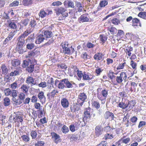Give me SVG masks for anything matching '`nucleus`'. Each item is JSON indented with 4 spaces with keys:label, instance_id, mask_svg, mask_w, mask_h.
Returning a JSON list of instances; mask_svg holds the SVG:
<instances>
[{
    "label": "nucleus",
    "instance_id": "obj_51",
    "mask_svg": "<svg viewBox=\"0 0 146 146\" xmlns=\"http://www.w3.org/2000/svg\"><path fill=\"white\" fill-rule=\"evenodd\" d=\"M101 93L103 97L106 98L108 95V91L104 89L102 91Z\"/></svg>",
    "mask_w": 146,
    "mask_h": 146
},
{
    "label": "nucleus",
    "instance_id": "obj_18",
    "mask_svg": "<svg viewBox=\"0 0 146 146\" xmlns=\"http://www.w3.org/2000/svg\"><path fill=\"white\" fill-rule=\"evenodd\" d=\"M135 102L134 100H131L128 102V103H127V110L129 111L132 109L133 107L135 106Z\"/></svg>",
    "mask_w": 146,
    "mask_h": 146
},
{
    "label": "nucleus",
    "instance_id": "obj_28",
    "mask_svg": "<svg viewBox=\"0 0 146 146\" xmlns=\"http://www.w3.org/2000/svg\"><path fill=\"white\" fill-rule=\"evenodd\" d=\"M39 15L41 18H44L47 15V14L43 9H41L39 13Z\"/></svg>",
    "mask_w": 146,
    "mask_h": 146
},
{
    "label": "nucleus",
    "instance_id": "obj_34",
    "mask_svg": "<svg viewBox=\"0 0 146 146\" xmlns=\"http://www.w3.org/2000/svg\"><path fill=\"white\" fill-rule=\"evenodd\" d=\"M107 38V37L105 35H100L99 39L101 41V43H104L106 40Z\"/></svg>",
    "mask_w": 146,
    "mask_h": 146
},
{
    "label": "nucleus",
    "instance_id": "obj_52",
    "mask_svg": "<svg viewBox=\"0 0 146 146\" xmlns=\"http://www.w3.org/2000/svg\"><path fill=\"white\" fill-rule=\"evenodd\" d=\"M39 87L42 88H44L46 87V82H41L40 84H37V85Z\"/></svg>",
    "mask_w": 146,
    "mask_h": 146
},
{
    "label": "nucleus",
    "instance_id": "obj_59",
    "mask_svg": "<svg viewBox=\"0 0 146 146\" xmlns=\"http://www.w3.org/2000/svg\"><path fill=\"white\" fill-rule=\"evenodd\" d=\"M22 139L26 142H28L29 140V137L26 135H23L21 136Z\"/></svg>",
    "mask_w": 146,
    "mask_h": 146
},
{
    "label": "nucleus",
    "instance_id": "obj_53",
    "mask_svg": "<svg viewBox=\"0 0 146 146\" xmlns=\"http://www.w3.org/2000/svg\"><path fill=\"white\" fill-rule=\"evenodd\" d=\"M37 134L35 131L32 130L31 132V135L33 139H35L36 137Z\"/></svg>",
    "mask_w": 146,
    "mask_h": 146
},
{
    "label": "nucleus",
    "instance_id": "obj_50",
    "mask_svg": "<svg viewBox=\"0 0 146 146\" xmlns=\"http://www.w3.org/2000/svg\"><path fill=\"white\" fill-rule=\"evenodd\" d=\"M109 30L112 34L116 33L117 29L114 27H109Z\"/></svg>",
    "mask_w": 146,
    "mask_h": 146
},
{
    "label": "nucleus",
    "instance_id": "obj_60",
    "mask_svg": "<svg viewBox=\"0 0 146 146\" xmlns=\"http://www.w3.org/2000/svg\"><path fill=\"white\" fill-rule=\"evenodd\" d=\"M131 89H130V91L132 92L133 91V89H132V88H133V89H135L136 87L137 86V84H136L135 82H132L131 83Z\"/></svg>",
    "mask_w": 146,
    "mask_h": 146
},
{
    "label": "nucleus",
    "instance_id": "obj_24",
    "mask_svg": "<svg viewBox=\"0 0 146 146\" xmlns=\"http://www.w3.org/2000/svg\"><path fill=\"white\" fill-rule=\"evenodd\" d=\"M79 105V104H76L71 106L70 108L71 111L72 112H75L76 111L79 110L80 109Z\"/></svg>",
    "mask_w": 146,
    "mask_h": 146
},
{
    "label": "nucleus",
    "instance_id": "obj_54",
    "mask_svg": "<svg viewBox=\"0 0 146 146\" xmlns=\"http://www.w3.org/2000/svg\"><path fill=\"white\" fill-rule=\"evenodd\" d=\"M125 63L124 62L123 63L119 64L117 67L116 69L117 70H120L123 68L125 65Z\"/></svg>",
    "mask_w": 146,
    "mask_h": 146
},
{
    "label": "nucleus",
    "instance_id": "obj_45",
    "mask_svg": "<svg viewBox=\"0 0 146 146\" xmlns=\"http://www.w3.org/2000/svg\"><path fill=\"white\" fill-rule=\"evenodd\" d=\"M34 65L33 64H31L27 68V70L29 72H32L34 70Z\"/></svg>",
    "mask_w": 146,
    "mask_h": 146
},
{
    "label": "nucleus",
    "instance_id": "obj_44",
    "mask_svg": "<svg viewBox=\"0 0 146 146\" xmlns=\"http://www.w3.org/2000/svg\"><path fill=\"white\" fill-rule=\"evenodd\" d=\"M108 4V2L106 0H104L101 1L99 5L101 7H105Z\"/></svg>",
    "mask_w": 146,
    "mask_h": 146
},
{
    "label": "nucleus",
    "instance_id": "obj_33",
    "mask_svg": "<svg viewBox=\"0 0 146 146\" xmlns=\"http://www.w3.org/2000/svg\"><path fill=\"white\" fill-rule=\"evenodd\" d=\"M12 65L13 66H18L20 64V61L17 59H14L12 60Z\"/></svg>",
    "mask_w": 146,
    "mask_h": 146
},
{
    "label": "nucleus",
    "instance_id": "obj_55",
    "mask_svg": "<svg viewBox=\"0 0 146 146\" xmlns=\"http://www.w3.org/2000/svg\"><path fill=\"white\" fill-rule=\"evenodd\" d=\"M19 114H17L16 115V118H17V121H19L21 122L23 121V117L21 115H19Z\"/></svg>",
    "mask_w": 146,
    "mask_h": 146
},
{
    "label": "nucleus",
    "instance_id": "obj_21",
    "mask_svg": "<svg viewBox=\"0 0 146 146\" xmlns=\"http://www.w3.org/2000/svg\"><path fill=\"white\" fill-rule=\"evenodd\" d=\"M132 25L133 26H137L139 25L141 27V25L140 23L139 20L137 18H135L132 19Z\"/></svg>",
    "mask_w": 146,
    "mask_h": 146
},
{
    "label": "nucleus",
    "instance_id": "obj_23",
    "mask_svg": "<svg viewBox=\"0 0 146 146\" xmlns=\"http://www.w3.org/2000/svg\"><path fill=\"white\" fill-rule=\"evenodd\" d=\"M118 106L122 108V109H125L127 108V102L123 101L119 102L118 104Z\"/></svg>",
    "mask_w": 146,
    "mask_h": 146
},
{
    "label": "nucleus",
    "instance_id": "obj_36",
    "mask_svg": "<svg viewBox=\"0 0 146 146\" xmlns=\"http://www.w3.org/2000/svg\"><path fill=\"white\" fill-rule=\"evenodd\" d=\"M70 46L69 47H67V48H65L62 49V52L64 53V54H70Z\"/></svg>",
    "mask_w": 146,
    "mask_h": 146
},
{
    "label": "nucleus",
    "instance_id": "obj_35",
    "mask_svg": "<svg viewBox=\"0 0 146 146\" xmlns=\"http://www.w3.org/2000/svg\"><path fill=\"white\" fill-rule=\"evenodd\" d=\"M70 46V45L67 42H62L60 44V46L62 48V49L66 48H67Z\"/></svg>",
    "mask_w": 146,
    "mask_h": 146
},
{
    "label": "nucleus",
    "instance_id": "obj_25",
    "mask_svg": "<svg viewBox=\"0 0 146 146\" xmlns=\"http://www.w3.org/2000/svg\"><path fill=\"white\" fill-rule=\"evenodd\" d=\"M29 88V87L27 86L26 85L23 84L21 86V89L23 93L27 94Z\"/></svg>",
    "mask_w": 146,
    "mask_h": 146
},
{
    "label": "nucleus",
    "instance_id": "obj_10",
    "mask_svg": "<svg viewBox=\"0 0 146 146\" xmlns=\"http://www.w3.org/2000/svg\"><path fill=\"white\" fill-rule=\"evenodd\" d=\"M51 135L52 136V138L55 143H58L60 141V137L59 135L57 134L55 132H53L51 133Z\"/></svg>",
    "mask_w": 146,
    "mask_h": 146
},
{
    "label": "nucleus",
    "instance_id": "obj_7",
    "mask_svg": "<svg viewBox=\"0 0 146 146\" xmlns=\"http://www.w3.org/2000/svg\"><path fill=\"white\" fill-rule=\"evenodd\" d=\"M1 74L3 76L7 75L9 72V68L5 64H1Z\"/></svg>",
    "mask_w": 146,
    "mask_h": 146
},
{
    "label": "nucleus",
    "instance_id": "obj_31",
    "mask_svg": "<svg viewBox=\"0 0 146 146\" xmlns=\"http://www.w3.org/2000/svg\"><path fill=\"white\" fill-rule=\"evenodd\" d=\"M76 5L78 7V11L79 12L82 11V7L81 5V4L80 2L76 1Z\"/></svg>",
    "mask_w": 146,
    "mask_h": 146
},
{
    "label": "nucleus",
    "instance_id": "obj_39",
    "mask_svg": "<svg viewBox=\"0 0 146 146\" xmlns=\"http://www.w3.org/2000/svg\"><path fill=\"white\" fill-rule=\"evenodd\" d=\"M61 131L63 133L66 134L69 131V130L68 127L65 125H64L61 129Z\"/></svg>",
    "mask_w": 146,
    "mask_h": 146
},
{
    "label": "nucleus",
    "instance_id": "obj_40",
    "mask_svg": "<svg viewBox=\"0 0 146 146\" xmlns=\"http://www.w3.org/2000/svg\"><path fill=\"white\" fill-rule=\"evenodd\" d=\"M25 94L23 92H20L19 95V98L21 101L24 100V99L25 98V94Z\"/></svg>",
    "mask_w": 146,
    "mask_h": 146
},
{
    "label": "nucleus",
    "instance_id": "obj_61",
    "mask_svg": "<svg viewBox=\"0 0 146 146\" xmlns=\"http://www.w3.org/2000/svg\"><path fill=\"white\" fill-rule=\"evenodd\" d=\"M19 4V2L18 1H15L10 4V6L11 7L16 6L18 5Z\"/></svg>",
    "mask_w": 146,
    "mask_h": 146
},
{
    "label": "nucleus",
    "instance_id": "obj_14",
    "mask_svg": "<svg viewBox=\"0 0 146 146\" xmlns=\"http://www.w3.org/2000/svg\"><path fill=\"white\" fill-rule=\"evenodd\" d=\"M61 103L62 106L64 108H67L69 106L68 100L66 98H63L61 99Z\"/></svg>",
    "mask_w": 146,
    "mask_h": 146
},
{
    "label": "nucleus",
    "instance_id": "obj_64",
    "mask_svg": "<svg viewBox=\"0 0 146 146\" xmlns=\"http://www.w3.org/2000/svg\"><path fill=\"white\" fill-rule=\"evenodd\" d=\"M107 144V142L105 141H102L96 146H106Z\"/></svg>",
    "mask_w": 146,
    "mask_h": 146
},
{
    "label": "nucleus",
    "instance_id": "obj_6",
    "mask_svg": "<svg viewBox=\"0 0 146 146\" xmlns=\"http://www.w3.org/2000/svg\"><path fill=\"white\" fill-rule=\"evenodd\" d=\"M26 82L28 85H30L31 86L37 85L35 79L31 76H28L27 77Z\"/></svg>",
    "mask_w": 146,
    "mask_h": 146
},
{
    "label": "nucleus",
    "instance_id": "obj_57",
    "mask_svg": "<svg viewBox=\"0 0 146 146\" xmlns=\"http://www.w3.org/2000/svg\"><path fill=\"white\" fill-rule=\"evenodd\" d=\"M82 119L83 120L82 121H79L77 123V124L79 125L80 127L85 126L86 123L83 121V119Z\"/></svg>",
    "mask_w": 146,
    "mask_h": 146
},
{
    "label": "nucleus",
    "instance_id": "obj_16",
    "mask_svg": "<svg viewBox=\"0 0 146 146\" xmlns=\"http://www.w3.org/2000/svg\"><path fill=\"white\" fill-rule=\"evenodd\" d=\"M129 73L122 72L120 74V76L124 82L128 80L127 75L128 76Z\"/></svg>",
    "mask_w": 146,
    "mask_h": 146
},
{
    "label": "nucleus",
    "instance_id": "obj_1",
    "mask_svg": "<svg viewBox=\"0 0 146 146\" xmlns=\"http://www.w3.org/2000/svg\"><path fill=\"white\" fill-rule=\"evenodd\" d=\"M55 84L60 89H63L67 88H72L73 87V85H75V83L72 81L70 82L68 79H64L59 81L56 80L55 81Z\"/></svg>",
    "mask_w": 146,
    "mask_h": 146
},
{
    "label": "nucleus",
    "instance_id": "obj_49",
    "mask_svg": "<svg viewBox=\"0 0 146 146\" xmlns=\"http://www.w3.org/2000/svg\"><path fill=\"white\" fill-rule=\"evenodd\" d=\"M29 35V34L28 33L27 31L26 30L21 35L19 36V37L25 39V38L27 36Z\"/></svg>",
    "mask_w": 146,
    "mask_h": 146
},
{
    "label": "nucleus",
    "instance_id": "obj_5",
    "mask_svg": "<svg viewBox=\"0 0 146 146\" xmlns=\"http://www.w3.org/2000/svg\"><path fill=\"white\" fill-rule=\"evenodd\" d=\"M91 109L89 108L86 109L85 111L84 112V117H83V121L85 122H87L90 120L91 117L90 111Z\"/></svg>",
    "mask_w": 146,
    "mask_h": 146
},
{
    "label": "nucleus",
    "instance_id": "obj_37",
    "mask_svg": "<svg viewBox=\"0 0 146 146\" xmlns=\"http://www.w3.org/2000/svg\"><path fill=\"white\" fill-rule=\"evenodd\" d=\"M138 16L146 19V12H141L138 15Z\"/></svg>",
    "mask_w": 146,
    "mask_h": 146
},
{
    "label": "nucleus",
    "instance_id": "obj_19",
    "mask_svg": "<svg viewBox=\"0 0 146 146\" xmlns=\"http://www.w3.org/2000/svg\"><path fill=\"white\" fill-rule=\"evenodd\" d=\"M38 97L42 102H44L46 100V97L44 95V93L42 92H40L38 94Z\"/></svg>",
    "mask_w": 146,
    "mask_h": 146
},
{
    "label": "nucleus",
    "instance_id": "obj_15",
    "mask_svg": "<svg viewBox=\"0 0 146 146\" xmlns=\"http://www.w3.org/2000/svg\"><path fill=\"white\" fill-rule=\"evenodd\" d=\"M89 20L88 18L85 15L83 14L81 15L79 18L78 21L80 23L81 22H88Z\"/></svg>",
    "mask_w": 146,
    "mask_h": 146
},
{
    "label": "nucleus",
    "instance_id": "obj_43",
    "mask_svg": "<svg viewBox=\"0 0 146 146\" xmlns=\"http://www.w3.org/2000/svg\"><path fill=\"white\" fill-rule=\"evenodd\" d=\"M126 44L124 45V46H125V47H126V48L124 49L125 52L127 53V52H131L133 51V48L131 47L130 46L127 45V47H126Z\"/></svg>",
    "mask_w": 146,
    "mask_h": 146
},
{
    "label": "nucleus",
    "instance_id": "obj_2",
    "mask_svg": "<svg viewBox=\"0 0 146 146\" xmlns=\"http://www.w3.org/2000/svg\"><path fill=\"white\" fill-rule=\"evenodd\" d=\"M105 129L107 132L106 134L104 135V138L105 139H112L115 137V134L114 133L113 129L109 126H107L105 127Z\"/></svg>",
    "mask_w": 146,
    "mask_h": 146
},
{
    "label": "nucleus",
    "instance_id": "obj_13",
    "mask_svg": "<svg viewBox=\"0 0 146 146\" xmlns=\"http://www.w3.org/2000/svg\"><path fill=\"white\" fill-rule=\"evenodd\" d=\"M45 39L43 34L39 35L36 38L35 42L36 44H39Z\"/></svg>",
    "mask_w": 146,
    "mask_h": 146
},
{
    "label": "nucleus",
    "instance_id": "obj_3",
    "mask_svg": "<svg viewBox=\"0 0 146 146\" xmlns=\"http://www.w3.org/2000/svg\"><path fill=\"white\" fill-rule=\"evenodd\" d=\"M66 9L62 7H59L55 9V11L57 15H58L60 14L62 15V19H64L68 16V13L66 12Z\"/></svg>",
    "mask_w": 146,
    "mask_h": 146
},
{
    "label": "nucleus",
    "instance_id": "obj_12",
    "mask_svg": "<svg viewBox=\"0 0 146 146\" xmlns=\"http://www.w3.org/2000/svg\"><path fill=\"white\" fill-rule=\"evenodd\" d=\"M17 40L18 42L17 46L18 47H21V48L22 47L25 42V39L19 36Z\"/></svg>",
    "mask_w": 146,
    "mask_h": 146
},
{
    "label": "nucleus",
    "instance_id": "obj_47",
    "mask_svg": "<svg viewBox=\"0 0 146 146\" xmlns=\"http://www.w3.org/2000/svg\"><path fill=\"white\" fill-rule=\"evenodd\" d=\"M54 39L53 38L50 39L48 41L45 43V45L48 46L52 44L54 42Z\"/></svg>",
    "mask_w": 146,
    "mask_h": 146
},
{
    "label": "nucleus",
    "instance_id": "obj_42",
    "mask_svg": "<svg viewBox=\"0 0 146 146\" xmlns=\"http://www.w3.org/2000/svg\"><path fill=\"white\" fill-rule=\"evenodd\" d=\"M32 3V0H23V4L25 6L28 5Z\"/></svg>",
    "mask_w": 146,
    "mask_h": 146
},
{
    "label": "nucleus",
    "instance_id": "obj_30",
    "mask_svg": "<svg viewBox=\"0 0 146 146\" xmlns=\"http://www.w3.org/2000/svg\"><path fill=\"white\" fill-rule=\"evenodd\" d=\"M3 104L5 106H8L10 104V99L8 97H5L3 99Z\"/></svg>",
    "mask_w": 146,
    "mask_h": 146
},
{
    "label": "nucleus",
    "instance_id": "obj_29",
    "mask_svg": "<svg viewBox=\"0 0 146 146\" xmlns=\"http://www.w3.org/2000/svg\"><path fill=\"white\" fill-rule=\"evenodd\" d=\"M12 100L14 104L16 105H19L22 103V102L19 99H16V97L13 98Z\"/></svg>",
    "mask_w": 146,
    "mask_h": 146
},
{
    "label": "nucleus",
    "instance_id": "obj_58",
    "mask_svg": "<svg viewBox=\"0 0 146 146\" xmlns=\"http://www.w3.org/2000/svg\"><path fill=\"white\" fill-rule=\"evenodd\" d=\"M44 142L43 141H39L35 144V146H44Z\"/></svg>",
    "mask_w": 146,
    "mask_h": 146
},
{
    "label": "nucleus",
    "instance_id": "obj_38",
    "mask_svg": "<svg viewBox=\"0 0 146 146\" xmlns=\"http://www.w3.org/2000/svg\"><path fill=\"white\" fill-rule=\"evenodd\" d=\"M93 76L92 77H89V76L84 74L83 75V79L84 80H89L93 79Z\"/></svg>",
    "mask_w": 146,
    "mask_h": 146
},
{
    "label": "nucleus",
    "instance_id": "obj_22",
    "mask_svg": "<svg viewBox=\"0 0 146 146\" xmlns=\"http://www.w3.org/2000/svg\"><path fill=\"white\" fill-rule=\"evenodd\" d=\"M104 55L101 53H97L94 56V59L97 60H99L102 59Z\"/></svg>",
    "mask_w": 146,
    "mask_h": 146
},
{
    "label": "nucleus",
    "instance_id": "obj_17",
    "mask_svg": "<svg viewBox=\"0 0 146 146\" xmlns=\"http://www.w3.org/2000/svg\"><path fill=\"white\" fill-rule=\"evenodd\" d=\"M44 37L45 38V39L47 40V38H50L52 36V32L48 30L45 31L44 32L43 34Z\"/></svg>",
    "mask_w": 146,
    "mask_h": 146
},
{
    "label": "nucleus",
    "instance_id": "obj_32",
    "mask_svg": "<svg viewBox=\"0 0 146 146\" xmlns=\"http://www.w3.org/2000/svg\"><path fill=\"white\" fill-rule=\"evenodd\" d=\"M76 70V72H77V75L78 77V80H80L81 79L82 76H83V73H82V72L81 71H79L78 69H76L75 70V71Z\"/></svg>",
    "mask_w": 146,
    "mask_h": 146
},
{
    "label": "nucleus",
    "instance_id": "obj_46",
    "mask_svg": "<svg viewBox=\"0 0 146 146\" xmlns=\"http://www.w3.org/2000/svg\"><path fill=\"white\" fill-rule=\"evenodd\" d=\"M92 106H94L97 109H98L100 108V104L98 102L94 101L92 102Z\"/></svg>",
    "mask_w": 146,
    "mask_h": 146
},
{
    "label": "nucleus",
    "instance_id": "obj_11",
    "mask_svg": "<svg viewBox=\"0 0 146 146\" xmlns=\"http://www.w3.org/2000/svg\"><path fill=\"white\" fill-rule=\"evenodd\" d=\"M64 4V6L67 7L72 8H74L75 7L74 2L70 0H68L67 1H65Z\"/></svg>",
    "mask_w": 146,
    "mask_h": 146
},
{
    "label": "nucleus",
    "instance_id": "obj_48",
    "mask_svg": "<svg viewBox=\"0 0 146 146\" xmlns=\"http://www.w3.org/2000/svg\"><path fill=\"white\" fill-rule=\"evenodd\" d=\"M35 46L34 43H28L26 45L27 48L29 50H31Z\"/></svg>",
    "mask_w": 146,
    "mask_h": 146
},
{
    "label": "nucleus",
    "instance_id": "obj_27",
    "mask_svg": "<svg viewBox=\"0 0 146 146\" xmlns=\"http://www.w3.org/2000/svg\"><path fill=\"white\" fill-rule=\"evenodd\" d=\"M9 26L12 29L17 30V25L16 23L13 21H11L9 23Z\"/></svg>",
    "mask_w": 146,
    "mask_h": 146
},
{
    "label": "nucleus",
    "instance_id": "obj_8",
    "mask_svg": "<svg viewBox=\"0 0 146 146\" xmlns=\"http://www.w3.org/2000/svg\"><path fill=\"white\" fill-rule=\"evenodd\" d=\"M22 72L21 68L20 67H18L16 68L14 70L11 72L10 74V76L12 77L15 76L19 75Z\"/></svg>",
    "mask_w": 146,
    "mask_h": 146
},
{
    "label": "nucleus",
    "instance_id": "obj_26",
    "mask_svg": "<svg viewBox=\"0 0 146 146\" xmlns=\"http://www.w3.org/2000/svg\"><path fill=\"white\" fill-rule=\"evenodd\" d=\"M114 116L113 114L109 111H106L104 115L105 118L106 119H108L110 117H111L113 119V118Z\"/></svg>",
    "mask_w": 146,
    "mask_h": 146
},
{
    "label": "nucleus",
    "instance_id": "obj_9",
    "mask_svg": "<svg viewBox=\"0 0 146 146\" xmlns=\"http://www.w3.org/2000/svg\"><path fill=\"white\" fill-rule=\"evenodd\" d=\"M95 131L96 135L99 136L102 134L103 128L101 125H98L96 127Z\"/></svg>",
    "mask_w": 146,
    "mask_h": 146
},
{
    "label": "nucleus",
    "instance_id": "obj_41",
    "mask_svg": "<svg viewBox=\"0 0 146 146\" xmlns=\"http://www.w3.org/2000/svg\"><path fill=\"white\" fill-rule=\"evenodd\" d=\"M35 53L34 51L29 52L28 54L25 55V57L27 58H31L35 55Z\"/></svg>",
    "mask_w": 146,
    "mask_h": 146
},
{
    "label": "nucleus",
    "instance_id": "obj_56",
    "mask_svg": "<svg viewBox=\"0 0 146 146\" xmlns=\"http://www.w3.org/2000/svg\"><path fill=\"white\" fill-rule=\"evenodd\" d=\"M4 92L6 96H8L11 95V90L9 88H7L4 91Z\"/></svg>",
    "mask_w": 146,
    "mask_h": 146
},
{
    "label": "nucleus",
    "instance_id": "obj_63",
    "mask_svg": "<svg viewBox=\"0 0 146 146\" xmlns=\"http://www.w3.org/2000/svg\"><path fill=\"white\" fill-rule=\"evenodd\" d=\"M116 80L117 82L119 84H120L123 81L120 76H117Z\"/></svg>",
    "mask_w": 146,
    "mask_h": 146
},
{
    "label": "nucleus",
    "instance_id": "obj_20",
    "mask_svg": "<svg viewBox=\"0 0 146 146\" xmlns=\"http://www.w3.org/2000/svg\"><path fill=\"white\" fill-rule=\"evenodd\" d=\"M129 140L130 139L129 138L119 140L117 143V144L118 145L117 146L122 145L123 143L126 144L129 142Z\"/></svg>",
    "mask_w": 146,
    "mask_h": 146
},
{
    "label": "nucleus",
    "instance_id": "obj_62",
    "mask_svg": "<svg viewBox=\"0 0 146 146\" xmlns=\"http://www.w3.org/2000/svg\"><path fill=\"white\" fill-rule=\"evenodd\" d=\"M138 119L135 116H133L130 119V121L133 123H135L136 122Z\"/></svg>",
    "mask_w": 146,
    "mask_h": 146
},
{
    "label": "nucleus",
    "instance_id": "obj_4",
    "mask_svg": "<svg viewBox=\"0 0 146 146\" xmlns=\"http://www.w3.org/2000/svg\"><path fill=\"white\" fill-rule=\"evenodd\" d=\"M87 98V96L84 93H80L78 95V98L77 100L78 104L82 106Z\"/></svg>",
    "mask_w": 146,
    "mask_h": 146
}]
</instances>
